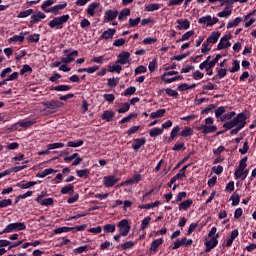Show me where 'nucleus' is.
I'll use <instances>...</instances> for the list:
<instances>
[{
    "mask_svg": "<svg viewBox=\"0 0 256 256\" xmlns=\"http://www.w3.org/2000/svg\"><path fill=\"white\" fill-rule=\"evenodd\" d=\"M181 137H191L193 135V129L190 127H184V129L180 132Z\"/></svg>",
    "mask_w": 256,
    "mask_h": 256,
    "instance_id": "44",
    "label": "nucleus"
},
{
    "mask_svg": "<svg viewBox=\"0 0 256 256\" xmlns=\"http://www.w3.org/2000/svg\"><path fill=\"white\" fill-rule=\"evenodd\" d=\"M219 37H221V32L214 31L208 36V38L206 39V43L215 45V43L219 41Z\"/></svg>",
    "mask_w": 256,
    "mask_h": 256,
    "instance_id": "14",
    "label": "nucleus"
},
{
    "mask_svg": "<svg viewBox=\"0 0 256 256\" xmlns=\"http://www.w3.org/2000/svg\"><path fill=\"white\" fill-rule=\"evenodd\" d=\"M130 15H131V10L129 8H125L121 10V12L119 13L118 19L119 21H126L127 17H129Z\"/></svg>",
    "mask_w": 256,
    "mask_h": 256,
    "instance_id": "29",
    "label": "nucleus"
},
{
    "mask_svg": "<svg viewBox=\"0 0 256 256\" xmlns=\"http://www.w3.org/2000/svg\"><path fill=\"white\" fill-rule=\"evenodd\" d=\"M65 7H67V2L54 5L49 8L48 13H52L53 15H59V11L65 9Z\"/></svg>",
    "mask_w": 256,
    "mask_h": 256,
    "instance_id": "16",
    "label": "nucleus"
},
{
    "mask_svg": "<svg viewBox=\"0 0 256 256\" xmlns=\"http://www.w3.org/2000/svg\"><path fill=\"white\" fill-rule=\"evenodd\" d=\"M247 175H249V170H236L234 173L235 179H247Z\"/></svg>",
    "mask_w": 256,
    "mask_h": 256,
    "instance_id": "21",
    "label": "nucleus"
},
{
    "mask_svg": "<svg viewBox=\"0 0 256 256\" xmlns=\"http://www.w3.org/2000/svg\"><path fill=\"white\" fill-rule=\"evenodd\" d=\"M55 1L53 0H46L42 3L41 5V9L42 11H44V13H49V7H51V5H54Z\"/></svg>",
    "mask_w": 256,
    "mask_h": 256,
    "instance_id": "33",
    "label": "nucleus"
},
{
    "mask_svg": "<svg viewBox=\"0 0 256 256\" xmlns=\"http://www.w3.org/2000/svg\"><path fill=\"white\" fill-rule=\"evenodd\" d=\"M245 125H247V116L245 115V113H239L232 120L225 122L223 124V128L229 131L230 129H234V127H239L240 129H243Z\"/></svg>",
    "mask_w": 256,
    "mask_h": 256,
    "instance_id": "1",
    "label": "nucleus"
},
{
    "mask_svg": "<svg viewBox=\"0 0 256 256\" xmlns=\"http://www.w3.org/2000/svg\"><path fill=\"white\" fill-rule=\"evenodd\" d=\"M239 69H241V65L239 64V61L234 60L233 61V66L230 69V73H237V71H239Z\"/></svg>",
    "mask_w": 256,
    "mask_h": 256,
    "instance_id": "57",
    "label": "nucleus"
},
{
    "mask_svg": "<svg viewBox=\"0 0 256 256\" xmlns=\"http://www.w3.org/2000/svg\"><path fill=\"white\" fill-rule=\"evenodd\" d=\"M241 21H243V18L236 17L234 20L228 22L227 29H233V27H237Z\"/></svg>",
    "mask_w": 256,
    "mask_h": 256,
    "instance_id": "38",
    "label": "nucleus"
},
{
    "mask_svg": "<svg viewBox=\"0 0 256 256\" xmlns=\"http://www.w3.org/2000/svg\"><path fill=\"white\" fill-rule=\"evenodd\" d=\"M25 35H29V32H21L19 35H14L9 38V43H23L25 41Z\"/></svg>",
    "mask_w": 256,
    "mask_h": 256,
    "instance_id": "15",
    "label": "nucleus"
},
{
    "mask_svg": "<svg viewBox=\"0 0 256 256\" xmlns=\"http://www.w3.org/2000/svg\"><path fill=\"white\" fill-rule=\"evenodd\" d=\"M117 15H119V11L117 10H107L104 14V21H114V19H117Z\"/></svg>",
    "mask_w": 256,
    "mask_h": 256,
    "instance_id": "13",
    "label": "nucleus"
},
{
    "mask_svg": "<svg viewBox=\"0 0 256 256\" xmlns=\"http://www.w3.org/2000/svg\"><path fill=\"white\" fill-rule=\"evenodd\" d=\"M37 203L38 205H42V207H50L51 205H53V203H55V201L53 200V198H45Z\"/></svg>",
    "mask_w": 256,
    "mask_h": 256,
    "instance_id": "35",
    "label": "nucleus"
},
{
    "mask_svg": "<svg viewBox=\"0 0 256 256\" xmlns=\"http://www.w3.org/2000/svg\"><path fill=\"white\" fill-rule=\"evenodd\" d=\"M119 178H116L115 175H108L103 178L104 187H113L116 183H119Z\"/></svg>",
    "mask_w": 256,
    "mask_h": 256,
    "instance_id": "9",
    "label": "nucleus"
},
{
    "mask_svg": "<svg viewBox=\"0 0 256 256\" xmlns=\"http://www.w3.org/2000/svg\"><path fill=\"white\" fill-rule=\"evenodd\" d=\"M71 19L69 14H65L62 16L54 17L52 20L49 21L48 25L50 29H63V25L67 23Z\"/></svg>",
    "mask_w": 256,
    "mask_h": 256,
    "instance_id": "2",
    "label": "nucleus"
},
{
    "mask_svg": "<svg viewBox=\"0 0 256 256\" xmlns=\"http://www.w3.org/2000/svg\"><path fill=\"white\" fill-rule=\"evenodd\" d=\"M195 35V32L193 30H190L182 35V37L179 39V41H189L191 37Z\"/></svg>",
    "mask_w": 256,
    "mask_h": 256,
    "instance_id": "48",
    "label": "nucleus"
},
{
    "mask_svg": "<svg viewBox=\"0 0 256 256\" xmlns=\"http://www.w3.org/2000/svg\"><path fill=\"white\" fill-rule=\"evenodd\" d=\"M167 111L165 109H159L150 114V119H159L165 115Z\"/></svg>",
    "mask_w": 256,
    "mask_h": 256,
    "instance_id": "32",
    "label": "nucleus"
},
{
    "mask_svg": "<svg viewBox=\"0 0 256 256\" xmlns=\"http://www.w3.org/2000/svg\"><path fill=\"white\" fill-rule=\"evenodd\" d=\"M229 39H231V35H224L220 42L218 43V50L221 51L222 49H229L231 47V42H229Z\"/></svg>",
    "mask_w": 256,
    "mask_h": 256,
    "instance_id": "8",
    "label": "nucleus"
},
{
    "mask_svg": "<svg viewBox=\"0 0 256 256\" xmlns=\"http://www.w3.org/2000/svg\"><path fill=\"white\" fill-rule=\"evenodd\" d=\"M113 35H115V29L110 28L102 33L101 38L102 39H112Z\"/></svg>",
    "mask_w": 256,
    "mask_h": 256,
    "instance_id": "39",
    "label": "nucleus"
},
{
    "mask_svg": "<svg viewBox=\"0 0 256 256\" xmlns=\"http://www.w3.org/2000/svg\"><path fill=\"white\" fill-rule=\"evenodd\" d=\"M161 79L162 81H164V83H175V81H180L181 79H183V76H174L172 78H167V76L162 75Z\"/></svg>",
    "mask_w": 256,
    "mask_h": 256,
    "instance_id": "34",
    "label": "nucleus"
},
{
    "mask_svg": "<svg viewBox=\"0 0 256 256\" xmlns=\"http://www.w3.org/2000/svg\"><path fill=\"white\" fill-rule=\"evenodd\" d=\"M196 131H202L204 135H209V133H217V126L213 124H202L196 127Z\"/></svg>",
    "mask_w": 256,
    "mask_h": 256,
    "instance_id": "6",
    "label": "nucleus"
},
{
    "mask_svg": "<svg viewBox=\"0 0 256 256\" xmlns=\"http://www.w3.org/2000/svg\"><path fill=\"white\" fill-rule=\"evenodd\" d=\"M141 181V174H136L134 177L124 181L122 185H133L135 183H139Z\"/></svg>",
    "mask_w": 256,
    "mask_h": 256,
    "instance_id": "30",
    "label": "nucleus"
},
{
    "mask_svg": "<svg viewBox=\"0 0 256 256\" xmlns=\"http://www.w3.org/2000/svg\"><path fill=\"white\" fill-rule=\"evenodd\" d=\"M119 227V233L122 237H127L129 235V231H131V226H129V221L127 219H123L117 225Z\"/></svg>",
    "mask_w": 256,
    "mask_h": 256,
    "instance_id": "5",
    "label": "nucleus"
},
{
    "mask_svg": "<svg viewBox=\"0 0 256 256\" xmlns=\"http://www.w3.org/2000/svg\"><path fill=\"white\" fill-rule=\"evenodd\" d=\"M40 37L41 36L39 34H32L29 37H27V41L28 43H39Z\"/></svg>",
    "mask_w": 256,
    "mask_h": 256,
    "instance_id": "50",
    "label": "nucleus"
},
{
    "mask_svg": "<svg viewBox=\"0 0 256 256\" xmlns=\"http://www.w3.org/2000/svg\"><path fill=\"white\" fill-rule=\"evenodd\" d=\"M176 23H177V29L179 31H187V29L191 27V21H189V19H177Z\"/></svg>",
    "mask_w": 256,
    "mask_h": 256,
    "instance_id": "10",
    "label": "nucleus"
},
{
    "mask_svg": "<svg viewBox=\"0 0 256 256\" xmlns=\"http://www.w3.org/2000/svg\"><path fill=\"white\" fill-rule=\"evenodd\" d=\"M34 185H37V182H34V181L21 182L20 184H18V187H20V189H29V188L33 187Z\"/></svg>",
    "mask_w": 256,
    "mask_h": 256,
    "instance_id": "43",
    "label": "nucleus"
},
{
    "mask_svg": "<svg viewBox=\"0 0 256 256\" xmlns=\"http://www.w3.org/2000/svg\"><path fill=\"white\" fill-rule=\"evenodd\" d=\"M159 9H161V4L158 3L149 4L145 7V11H148L149 13L159 11Z\"/></svg>",
    "mask_w": 256,
    "mask_h": 256,
    "instance_id": "37",
    "label": "nucleus"
},
{
    "mask_svg": "<svg viewBox=\"0 0 256 256\" xmlns=\"http://www.w3.org/2000/svg\"><path fill=\"white\" fill-rule=\"evenodd\" d=\"M129 57H131L129 52H122L119 54V60H117L116 63H120V65H127V63H129Z\"/></svg>",
    "mask_w": 256,
    "mask_h": 256,
    "instance_id": "17",
    "label": "nucleus"
},
{
    "mask_svg": "<svg viewBox=\"0 0 256 256\" xmlns=\"http://www.w3.org/2000/svg\"><path fill=\"white\" fill-rule=\"evenodd\" d=\"M182 245H184V247H191L193 245V239H187V237H182L181 239H177L174 242V246L172 247V249L177 250Z\"/></svg>",
    "mask_w": 256,
    "mask_h": 256,
    "instance_id": "7",
    "label": "nucleus"
},
{
    "mask_svg": "<svg viewBox=\"0 0 256 256\" xmlns=\"http://www.w3.org/2000/svg\"><path fill=\"white\" fill-rule=\"evenodd\" d=\"M34 123H35V121H33V120H20L19 121L20 127H24V128L31 127V125H34Z\"/></svg>",
    "mask_w": 256,
    "mask_h": 256,
    "instance_id": "51",
    "label": "nucleus"
},
{
    "mask_svg": "<svg viewBox=\"0 0 256 256\" xmlns=\"http://www.w3.org/2000/svg\"><path fill=\"white\" fill-rule=\"evenodd\" d=\"M29 15H33V9H28V10L21 11L17 15V17H18V19H25V17H29Z\"/></svg>",
    "mask_w": 256,
    "mask_h": 256,
    "instance_id": "45",
    "label": "nucleus"
},
{
    "mask_svg": "<svg viewBox=\"0 0 256 256\" xmlns=\"http://www.w3.org/2000/svg\"><path fill=\"white\" fill-rule=\"evenodd\" d=\"M45 17H47L45 13L38 11L37 13L31 16L30 23H32V25H34V23H39V21H41V19H45Z\"/></svg>",
    "mask_w": 256,
    "mask_h": 256,
    "instance_id": "18",
    "label": "nucleus"
},
{
    "mask_svg": "<svg viewBox=\"0 0 256 256\" xmlns=\"http://www.w3.org/2000/svg\"><path fill=\"white\" fill-rule=\"evenodd\" d=\"M214 113H215L216 119H219V121H220L221 118L223 117V115L227 113V106H220V107H218L214 111Z\"/></svg>",
    "mask_w": 256,
    "mask_h": 256,
    "instance_id": "22",
    "label": "nucleus"
},
{
    "mask_svg": "<svg viewBox=\"0 0 256 256\" xmlns=\"http://www.w3.org/2000/svg\"><path fill=\"white\" fill-rule=\"evenodd\" d=\"M191 205H193V200L191 199L184 200L179 204V211H187V209H189Z\"/></svg>",
    "mask_w": 256,
    "mask_h": 256,
    "instance_id": "28",
    "label": "nucleus"
},
{
    "mask_svg": "<svg viewBox=\"0 0 256 256\" xmlns=\"http://www.w3.org/2000/svg\"><path fill=\"white\" fill-rule=\"evenodd\" d=\"M173 151H185V143L183 142H177L174 146H173Z\"/></svg>",
    "mask_w": 256,
    "mask_h": 256,
    "instance_id": "56",
    "label": "nucleus"
},
{
    "mask_svg": "<svg viewBox=\"0 0 256 256\" xmlns=\"http://www.w3.org/2000/svg\"><path fill=\"white\" fill-rule=\"evenodd\" d=\"M50 91H71V86L69 85L52 86L50 88Z\"/></svg>",
    "mask_w": 256,
    "mask_h": 256,
    "instance_id": "36",
    "label": "nucleus"
},
{
    "mask_svg": "<svg viewBox=\"0 0 256 256\" xmlns=\"http://www.w3.org/2000/svg\"><path fill=\"white\" fill-rule=\"evenodd\" d=\"M217 15L218 17L227 19V17H231V10H223L219 12Z\"/></svg>",
    "mask_w": 256,
    "mask_h": 256,
    "instance_id": "63",
    "label": "nucleus"
},
{
    "mask_svg": "<svg viewBox=\"0 0 256 256\" xmlns=\"http://www.w3.org/2000/svg\"><path fill=\"white\" fill-rule=\"evenodd\" d=\"M44 105L46 106V109H52V111H55V109H60V107H63V102L51 100L44 103Z\"/></svg>",
    "mask_w": 256,
    "mask_h": 256,
    "instance_id": "12",
    "label": "nucleus"
},
{
    "mask_svg": "<svg viewBox=\"0 0 256 256\" xmlns=\"http://www.w3.org/2000/svg\"><path fill=\"white\" fill-rule=\"evenodd\" d=\"M225 151V146H219L217 149H213L214 157H221V153Z\"/></svg>",
    "mask_w": 256,
    "mask_h": 256,
    "instance_id": "60",
    "label": "nucleus"
},
{
    "mask_svg": "<svg viewBox=\"0 0 256 256\" xmlns=\"http://www.w3.org/2000/svg\"><path fill=\"white\" fill-rule=\"evenodd\" d=\"M235 115H237V113L235 111L224 113V115H222V117H220V121H221V123H225V121H232L233 117H235Z\"/></svg>",
    "mask_w": 256,
    "mask_h": 256,
    "instance_id": "25",
    "label": "nucleus"
},
{
    "mask_svg": "<svg viewBox=\"0 0 256 256\" xmlns=\"http://www.w3.org/2000/svg\"><path fill=\"white\" fill-rule=\"evenodd\" d=\"M69 231H73V227H59L54 230L55 235H59L61 233H69Z\"/></svg>",
    "mask_w": 256,
    "mask_h": 256,
    "instance_id": "41",
    "label": "nucleus"
},
{
    "mask_svg": "<svg viewBox=\"0 0 256 256\" xmlns=\"http://www.w3.org/2000/svg\"><path fill=\"white\" fill-rule=\"evenodd\" d=\"M62 195H73L75 193V186L69 184L67 186L62 187L61 191Z\"/></svg>",
    "mask_w": 256,
    "mask_h": 256,
    "instance_id": "23",
    "label": "nucleus"
},
{
    "mask_svg": "<svg viewBox=\"0 0 256 256\" xmlns=\"http://www.w3.org/2000/svg\"><path fill=\"white\" fill-rule=\"evenodd\" d=\"M149 223H151V218H150V216H147V217H145V218L142 220L140 229H141L142 231H145V229H147V228L149 227Z\"/></svg>",
    "mask_w": 256,
    "mask_h": 256,
    "instance_id": "47",
    "label": "nucleus"
},
{
    "mask_svg": "<svg viewBox=\"0 0 256 256\" xmlns=\"http://www.w3.org/2000/svg\"><path fill=\"white\" fill-rule=\"evenodd\" d=\"M123 67L121 65H119L118 63L112 65V66H109V69L108 71L110 73H121Z\"/></svg>",
    "mask_w": 256,
    "mask_h": 256,
    "instance_id": "42",
    "label": "nucleus"
},
{
    "mask_svg": "<svg viewBox=\"0 0 256 256\" xmlns=\"http://www.w3.org/2000/svg\"><path fill=\"white\" fill-rule=\"evenodd\" d=\"M218 244L219 241L216 238H211L204 243V245L207 247L206 251H211V249H215V246Z\"/></svg>",
    "mask_w": 256,
    "mask_h": 256,
    "instance_id": "24",
    "label": "nucleus"
},
{
    "mask_svg": "<svg viewBox=\"0 0 256 256\" xmlns=\"http://www.w3.org/2000/svg\"><path fill=\"white\" fill-rule=\"evenodd\" d=\"M83 140H77V141H69L67 142V147H81L83 145Z\"/></svg>",
    "mask_w": 256,
    "mask_h": 256,
    "instance_id": "49",
    "label": "nucleus"
},
{
    "mask_svg": "<svg viewBox=\"0 0 256 256\" xmlns=\"http://www.w3.org/2000/svg\"><path fill=\"white\" fill-rule=\"evenodd\" d=\"M12 203H13V200H11V199L0 200V209L9 207L10 205H12Z\"/></svg>",
    "mask_w": 256,
    "mask_h": 256,
    "instance_id": "54",
    "label": "nucleus"
},
{
    "mask_svg": "<svg viewBox=\"0 0 256 256\" xmlns=\"http://www.w3.org/2000/svg\"><path fill=\"white\" fill-rule=\"evenodd\" d=\"M210 44L207 43V42H204L202 44V49H201V52L205 55L207 53H209V51H211V46H209Z\"/></svg>",
    "mask_w": 256,
    "mask_h": 256,
    "instance_id": "64",
    "label": "nucleus"
},
{
    "mask_svg": "<svg viewBox=\"0 0 256 256\" xmlns=\"http://www.w3.org/2000/svg\"><path fill=\"white\" fill-rule=\"evenodd\" d=\"M200 25H206V27H213L216 23H219V18L211 17V15L200 17L198 20Z\"/></svg>",
    "mask_w": 256,
    "mask_h": 256,
    "instance_id": "4",
    "label": "nucleus"
},
{
    "mask_svg": "<svg viewBox=\"0 0 256 256\" xmlns=\"http://www.w3.org/2000/svg\"><path fill=\"white\" fill-rule=\"evenodd\" d=\"M150 137H159V135H163V128H153L149 130Z\"/></svg>",
    "mask_w": 256,
    "mask_h": 256,
    "instance_id": "40",
    "label": "nucleus"
},
{
    "mask_svg": "<svg viewBox=\"0 0 256 256\" xmlns=\"http://www.w3.org/2000/svg\"><path fill=\"white\" fill-rule=\"evenodd\" d=\"M141 23V17H137L136 19H129V25L130 27H137Z\"/></svg>",
    "mask_w": 256,
    "mask_h": 256,
    "instance_id": "62",
    "label": "nucleus"
},
{
    "mask_svg": "<svg viewBox=\"0 0 256 256\" xmlns=\"http://www.w3.org/2000/svg\"><path fill=\"white\" fill-rule=\"evenodd\" d=\"M104 233H115V224H106L104 226Z\"/></svg>",
    "mask_w": 256,
    "mask_h": 256,
    "instance_id": "58",
    "label": "nucleus"
},
{
    "mask_svg": "<svg viewBox=\"0 0 256 256\" xmlns=\"http://www.w3.org/2000/svg\"><path fill=\"white\" fill-rule=\"evenodd\" d=\"M146 141L147 140H145V138H141V139L137 138V139H135L134 140L135 143L133 144V149L135 151H139V149L142 148L143 145H145Z\"/></svg>",
    "mask_w": 256,
    "mask_h": 256,
    "instance_id": "31",
    "label": "nucleus"
},
{
    "mask_svg": "<svg viewBox=\"0 0 256 256\" xmlns=\"http://www.w3.org/2000/svg\"><path fill=\"white\" fill-rule=\"evenodd\" d=\"M113 117H115V112L111 110H105L102 114L103 121H107V123H111V121H113Z\"/></svg>",
    "mask_w": 256,
    "mask_h": 256,
    "instance_id": "19",
    "label": "nucleus"
},
{
    "mask_svg": "<svg viewBox=\"0 0 256 256\" xmlns=\"http://www.w3.org/2000/svg\"><path fill=\"white\" fill-rule=\"evenodd\" d=\"M99 5H101L99 2H93L90 4L87 8V14L90 15V17H95V9H97Z\"/></svg>",
    "mask_w": 256,
    "mask_h": 256,
    "instance_id": "26",
    "label": "nucleus"
},
{
    "mask_svg": "<svg viewBox=\"0 0 256 256\" xmlns=\"http://www.w3.org/2000/svg\"><path fill=\"white\" fill-rule=\"evenodd\" d=\"M51 173H57V170H54L53 168L45 169L38 172L37 177H39V179H45V177H47V175H51Z\"/></svg>",
    "mask_w": 256,
    "mask_h": 256,
    "instance_id": "27",
    "label": "nucleus"
},
{
    "mask_svg": "<svg viewBox=\"0 0 256 256\" xmlns=\"http://www.w3.org/2000/svg\"><path fill=\"white\" fill-rule=\"evenodd\" d=\"M25 229H27V226L23 222H15L8 224L3 230V233H13V231H25Z\"/></svg>",
    "mask_w": 256,
    "mask_h": 256,
    "instance_id": "3",
    "label": "nucleus"
},
{
    "mask_svg": "<svg viewBox=\"0 0 256 256\" xmlns=\"http://www.w3.org/2000/svg\"><path fill=\"white\" fill-rule=\"evenodd\" d=\"M74 255H80L81 253H87V245L80 246L73 250Z\"/></svg>",
    "mask_w": 256,
    "mask_h": 256,
    "instance_id": "55",
    "label": "nucleus"
},
{
    "mask_svg": "<svg viewBox=\"0 0 256 256\" xmlns=\"http://www.w3.org/2000/svg\"><path fill=\"white\" fill-rule=\"evenodd\" d=\"M79 55V52L77 50H74L73 52L67 54L65 57L61 58V63H64L65 65H69V63H73L75 61V57Z\"/></svg>",
    "mask_w": 256,
    "mask_h": 256,
    "instance_id": "11",
    "label": "nucleus"
},
{
    "mask_svg": "<svg viewBox=\"0 0 256 256\" xmlns=\"http://www.w3.org/2000/svg\"><path fill=\"white\" fill-rule=\"evenodd\" d=\"M232 201L233 207H237L239 205V202L241 201V197H239V194H234L230 197Z\"/></svg>",
    "mask_w": 256,
    "mask_h": 256,
    "instance_id": "53",
    "label": "nucleus"
},
{
    "mask_svg": "<svg viewBox=\"0 0 256 256\" xmlns=\"http://www.w3.org/2000/svg\"><path fill=\"white\" fill-rule=\"evenodd\" d=\"M63 147H65V144H63L61 142H56V143H52V144L47 145L48 151H51L53 149H61Z\"/></svg>",
    "mask_w": 256,
    "mask_h": 256,
    "instance_id": "46",
    "label": "nucleus"
},
{
    "mask_svg": "<svg viewBox=\"0 0 256 256\" xmlns=\"http://www.w3.org/2000/svg\"><path fill=\"white\" fill-rule=\"evenodd\" d=\"M163 243H164L163 238H158L154 240L151 243L150 251H153V253H157V249H159L160 245H163Z\"/></svg>",
    "mask_w": 256,
    "mask_h": 256,
    "instance_id": "20",
    "label": "nucleus"
},
{
    "mask_svg": "<svg viewBox=\"0 0 256 256\" xmlns=\"http://www.w3.org/2000/svg\"><path fill=\"white\" fill-rule=\"evenodd\" d=\"M166 95H168V97H174L177 98L179 97V92H177V90H173L171 88H166Z\"/></svg>",
    "mask_w": 256,
    "mask_h": 256,
    "instance_id": "52",
    "label": "nucleus"
},
{
    "mask_svg": "<svg viewBox=\"0 0 256 256\" xmlns=\"http://www.w3.org/2000/svg\"><path fill=\"white\" fill-rule=\"evenodd\" d=\"M148 69H149L150 73H153V72L157 69V59H153V60L149 63Z\"/></svg>",
    "mask_w": 256,
    "mask_h": 256,
    "instance_id": "61",
    "label": "nucleus"
},
{
    "mask_svg": "<svg viewBox=\"0 0 256 256\" xmlns=\"http://www.w3.org/2000/svg\"><path fill=\"white\" fill-rule=\"evenodd\" d=\"M119 85V78H110L108 79V87H117Z\"/></svg>",
    "mask_w": 256,
    "mask_h": 256,
    "instance_id": "59",
    "label": "nucleus"
}]
</instances>
